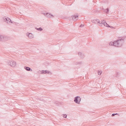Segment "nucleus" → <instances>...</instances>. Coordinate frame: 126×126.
<instances>
[{
	"mask_svg": "<svg viewBox=\"0 0 126 126\" xmlns=\"http://www.w3.org/2000/svg\"><path fill=\"white\" fill-rule=\"evenodd\" d=\"M124 38L118 40L114 41L113 42H111L109 43L110 45L113 46L117 47H121L123 45L124 42Z\"/></svg>",
	"mask_w": 126,
	"mask_h": 126,
	"instance_id": "f257e3e1",
	"label": "nucleus"
},
{
	"mask_svg": "<svg viewBox=\"0 0 126 126\" xmlns=\"http://www.w3.org/2000/svg\"><path fill=\"white\" fill-rule=\"evenodd\" d=\"M8 65H9L13 67H14L16 65V63L14 61H9L7 63Z\"/></svg>",
	"mask_w": 126,
	"mask_h": 126,
	"instance_id": "f03ea898",
	"label": "nucleus"
},
{
	"mask_svg": "<svg viewBox=\"0 0 126 126\" xmlns=\"http://www.w3.org/2000/svg\"><path fill=\"white\" fill-rule=\"evenodd\" d=\"M81 100V98L80 97L78 96L75 97L74 101V102L78 104H79Z\"/></svg>",
	"mask_w": 126,
	"mask_h": 126,
	"instance_id": "7ed1b4c3",
	"label": "nucleus"
},
{
	"mask_svg": "<svg viewBox=\"0 0 126 126\" xmlns=\"http://www.w3.org/2000/svg\"><path fill=\"white\" fill-rule=\"evenodd\" d=\"M3 19L5 22H6L7 23L11 22V23L13 22L9 18L7 17H4Z\"/></svg>",
	"mask_w": 126,
	"mask_h": 126,
	"instance_id": "20e7f679",
	"label": "nucleus"
},
{
	"mask_svg": "<svg viewBox=\"0 0 126 126\" xmlns=\"http://www.w3.org/2000/svg\"><path fill=\"white\" fill-rule=\"evenodd\" d=\"M92 22L93 23L98 24L99 23V21L98 19H94L92 20Z\"/></svg>",
	"mask_w": 126,
	"mask_h": 126,
	"instance_id": "39448f33",
	"label": "nucleus"
},
{
	"mask_svg": "<svg viewBox=\"0 0 126 126\" xmlns=\"http://www.w3.org/2000/svg\"><path fill=\"white\" fill-rule=\"evenodd\" d=\"M27 35L30 38H33V36L31 33H27Z\"/></svg>",
	"mask_w": 126,
	"mask_h": 126,
	"instance_id": "423d86ee",
	"label": "nucleus"
},
{
	"mask_svg": "<svg viewBox=\"0 0 126 126\" xmlns=\"http://www.w3.org/2000/svg\"><path fill=\"white\" fill-rule=\"evenodd\" d=\"M78 16L77 15H75L72 16V17L74 21L78 19Z\"/></svg>",
	"mask_w": 126,
	"mask_h": 126,
	"instance_id": "0eeeda50",
	"label": "nucleus"
},
{
	"mask_svg": "<svg viewBox=\"0 0 126 126\" xmlns=\"http://www.w3.org/2000/svg\"><path fill=\"white\" fill-rule=\"evenodd\" d=\"M44 15L48 17H50L51 16H53L52 15L49 14L48 13H45Z\"/></svg>",
	"mask_w": 126,
	"mask_h": 126,
	"instance_id": "6e6552de",
	"label": "nucleus"
},
{
	"mask_svg": "<svg viewBox=\"0 0 126 126\" xmlns=\"http://www.w3.org/2000/svg\"><path fill=\"white\" fill-rule=\"evenodd\" d=\"M24 68L27 71H32V69H31V68H30L29 67L25 66V67H24Z\"/></svg>",
	"mask_w": 126,
	"mask_h": 126,
	"instance_id": "1a4fd4ad",
	"label": "nucleus"
},
{
	"mask_svg": "<svg viewBox=\"0 0 126 126\" xmlns=\"http://www.w3.org/2000/svg\"><path fill=\"white\" fill-rule=\"evenodd\" d=\"M78 54L79 56L81 58H83L84 57V54L81 52H79L78 53Z\"/></svg>",
	"mask_w": 126,
	"mask_h": 126,
	"instance_id": "9d476101",
	"label": "nucleus"
},
{
	"mask_svg": "<svg viewBox=\"0 0 126 126\" xmlns=\"http://www.w3.org/2000/svg\"><path fill=\"white\" fill-rule=\"evenodd\" d=\"M5 38V37H4L3 35L0 34V41L3 40Z\"/></svg>",
	"mask_w": 126,
	"mask_h": 126,
	"instance_id": "9b49d317",
	"label": "nucleus"
},
{
	"mask_svg": "<svg viewBox=\"0 0 126 126\" xmlns=\"http://www.w3.org/2000/svg\"><path fill=\"white\" fill-rule=\"evenodd\" d=\"M49 71L47 70H42L41 73L42 74L48 73Z\"/></svg>",
	"mask_w": 126,
	"mask_h": 126,
	"instance_id": "f8f14e48",
	"label": "nucleus"
},
{
	"mask_svg": "<svg viewBox=\"0 0 126 126\" xmlns=\"http://www.w3.org/2000/svg\"><path fill=\"white\" fill-rule=\"evenodd\" d=\"M104 25L105 26H107V27H110L107 24V23L104 20Z\"/></svg>",
	"mask_w": 126,
	"mask_h": 126,
	"instance_id": "ddd939ff",
	"label": "nucleus"
},
{
	"mask_svg": "<svg viewBox=\"0 0 126 126\" xmlns=\"http://www.w3.org/2000/svg\"><path fill=\"white\" fill-rule=\"evenodd\" d=\"M104 20H103L102 21H101V22L99 21V24H98L99 26H102L103 25H104Z\"/></svg>",
	"mask_w": 126,
	"mask_h": 126,
	"instance_id": "4468645a",
	"label": "nucleus"
},
{
	"mask_svg": "<svg viewBox=\"0 0 126 126\" xmlns=\"http://www.w3.org/2000/svg\"><path fill=\"white\" fill-rule=\"evenodd\" d=\"M75 64L76 65L78 64H80L81 65L83 63L81 61L79 62H76L75 63Z\"/></svg>",
	"mask_w": 126,
	"mask_h": 126,
	"instance_id": "2eb2a0df",
	"label": "nucleus"
},
{
	"mask_svg": "<svg viewBox=\"0 0 126 126\" xmlns=\"http://www.w3.org/2000/svg\"><path fill=\"white\" fill-rule=\"evenodd\" d=\"M35 29H36L37 30L41 31L43 30V29L41 28V27H40L39 28H35Z\"/></svg>",
	"mask_w": 126,
	"mask_h": 126,
	"instance_id": "dca6fc26",
	"label": "nucleus"
},
{
	"mask_svg": "<svg viewBox=\"0 0 126 126\" xmlns=\"http://www.w3.org/2000/svg\"><path fill=\"white\" fill-rule=\"evenodd\" d=\"M109 8H107L105 10V11L106 13L108 14L109 12Z\"/></svg>",
	"mask_w": 126,
	"mask_h": 126,
	"instance_id": "f3484780",
	"label": "nucleus"
},
{
	"mask_svg": "<svg viewBox=\"0 0 126 126\" xmlns=\"http://www.w3.org/2000/svg\"><path fill=\"white\" fill-rule=\"evenodd\" d=\"M102 73V72L101 71H98V75H100Z\"/></svg>",
	"mask_w": 126,
	"mask_h": 126,
	"instance_id": "a211bd4d",
	"label": "nucleus"
},
{
	"mask_svg": "<svg viewBox=\"0 0 126 126\" xmlns=\"http://www.w3.org/2000/svg\"><path fill=\"white\" fill-rule=\"evenodd\" d=\"M67 115H66L65 114H64L63 115V117L64 118H66L67 117Z\"/></svg>",
	"mask_w": 126,
	"mask_h": 126,
	"instance_id": "6ab92c4d",
	"label": "nucleus"
},
{
	"mask_svg": "<svg viewBox=\"0 0 126 126\" xmlns=\"http://www.w3.org/2000/svg\"><path fill=\"white\" fill-rule=\"evenodd\" d=\"M83 26V25H81L80 26V27H82Z\"/></svg>",
	"mask_w": 126,
	"mask_h": 126,
	"instance_id": "aec40b11",
	"label": "nucleus"
},
{
	"mask_svg": "<svg viewBox=\"0 0 126 126\" xmlns=\"http://www.w3.org/2000/svg\"><path fill=\"white\" fill-rule=\"evenodd\" d=\"M115 115V114H113L112 115V116H114Z\"/></svg>",
	"mask_w": 126,
	"mask_h": 126,
	"instance_id": "412c9836",
	"label": "nucleus"
},
{
	"mask_svg": "<svg viewBox=\"0 0 126 126\" xmlns=\"http://www.w3.org/2000/svg\"><path fill=\"white\" fill-rule=\"evenodd\" d=\"M112 27V28H113V29H114V28H114V27Z\"/></svg>",
	"mask_w": 126,
	"mask_h": 126,
	"instance_id": "4be33fe9",
	"label": "nucleus"
},
{
	"mask_svg": "<svg viewBox=\"0 0 126 126\" xmlns=\"http://www.w3.org/2000/svg\"><path fill=\"white\" fill-rule=\"evenodd\" d=\"M115 114V115H117L118 114L117 113H116V114Z\"/></svg>",
	"mask_w": 126,
	"mask_h": 126,
	"instance_id": "5701e85b",
	"label": "nucleus"
}]
</instances>
